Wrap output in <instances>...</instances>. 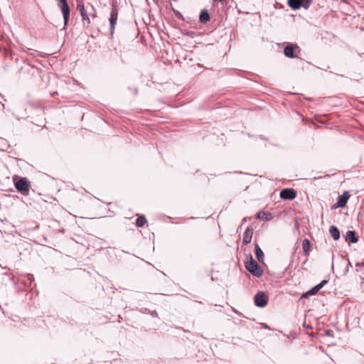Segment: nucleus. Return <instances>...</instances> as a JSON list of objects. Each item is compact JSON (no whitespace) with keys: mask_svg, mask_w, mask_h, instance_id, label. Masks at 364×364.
Instances as JSON below:
<instances>
[{"mask_svg":"<svg viewBox=\"0 0 364 364\" xmlns=\"http://www.w3.org/2000/svg\"><path fill=\"white\" fill-rule=\"evenodd\" d=\"M13 181L18 193L23 196L29 195L31 183L27 178L15 175L13 177Z\"/></svg>","mask_w":364,"mask_h":364,"instance_id":"obj_1","label":"nucleus"},{"mask_svg":"<svg viewBox=\"0 0 364 364\" xmlns=\"http://www.w3.org/2000/svg\"><path fill=\"white\" fill-rule=\"evenodd\" d=\"M245 264L246 269L254 277H260L263 274V269L250 254Z\"/></svg>","mask_w":364,"mask_h":364,"instance_id":"obj_2","label":"nucleus"},{"mask_svg":"<svg viewBox=\"0 0 364 364\" xmlns=\"http://www.w3.org/2000/svg\"><path fill=\"white\" fill-rule=\"evenodd\" d=\"M63 16V29H66L70 15V8L67 0H55Z\"/></svg>","mask_w":364,"mask_h":364,"instance_id":"obj_3","label":"nucleus"},{"mask_svg":"<svg viewBox=\"0 0 364 364\" xmlns=\"http://www.w3.org/2000/svg\"><path fill=\"white\" fill-rule=\"evenodd\" d=\"M299 46L293 43H286V46L284 48V54L289 58H296L298 54L300 53Z\"/></svg>","mask_w":364,"mask_h":364,"instance_id":"obj_4","label":"nucleus"},{"mask_svg":"<svg viewBox=\"0 0 364 364\" xmlns=\"http://www.w3.org/2000/svg\"><path fill=\"white\" fill-rule=\"evenodd\" d=\"M269 298L264 291H259L254 296L255 305L259 308L265 307L268 304Z\"/></svg>","mask_w":364,"mask_h":364,"instance_id":"obj_5","label":"nucleus"},{"mask_svg":"<svg viewBox=\"0 0 364 364\" xmlns=\"http://www.w3.org/2000/svg\"><path fill=\"white\" fill-rule=\"evenodd\" d=\"M279 196L283 200H294L296 197V191L294 188H285L280 191Z\"/></svg>","mask_w":364,"mask_h":364,"instance_id":"obj_6","label":"nucleus"},{"mask_svg":"<svg viewBox=\"0 0 364 364\" xmlns=\"http://www.w3.org/2000/svg\"><path fill=\"white\" fill-rule=\"evenodd\" d=\"M349 198V192L344 191L342 195L338 197L336 203L333 205V208H344L347 204Z\"/></svg>","mask_w":364,"mask_h":364,"instance_id":"obj_7","label":"nucleus"},{"mask_svg":"<svg viewBox=\"0 0 364 364\" xmlns=\"http://www.w3.org/2000/svg\"><path fill=\"white\" fill-rule=\"evenodd\" d=\"M117 16H118L117 9L116 6H113V7L112 8L111 12H110V16H109V25H110L109 31H110L111 35H112L114 33V26H115V25L117 23Z\"/></svg>","mask_w":364,"mask_h":364,"instance_id":"obj_8","label":"nucleus"},{"mask_svg":"<svg viewBox=\"0 0 364 364\" xmlns=\"http://www.w3.org/2000/svg\"><path fill=\"white\" fill-rule=\"evenodd\" d=\"M34 282V277L31 274H27L23 277H21L18 279V282L21 285L25 287L29 288L31 287L32 283Z\"/></svg>","mask_w":364,"mask_h":364,"instance_id":"obj_9","label":"nucleus"},{"mask_svg":"<svg viewBox=\"0 0 364 364\" xmlns=\"http://www.w3.org/2000/svg\"><path fill=\"white\" fill-rule=\"evenodd\" d=\"M77 9L79 11V12L82 16L83 23H86L87 25H89L90 23V18L88 17V15L85 11L84 4L82 2L79 3L77 4Z\"/></svg>","mask_w":364,"mask_h":364,"instance_id":"obj_10","label":"nucleus"},{"mask_svg":"<svg viewBox=\"0 0 364 364\" xmlns=\"http://www.w3.org/2000/svg\"><path fill=\"white\" fill-rule=\"evenodd\" d=\"M253 235V229L252 227H247L244 232L242 238V244L247 245L250 243Z\"/></svg>","mask_w":364,"mask_h":364,"instance_id":"obj_11","label":"nucleus"},{"mask_svg":"<svg viewBox=\"0 0 364 364\" xmlns=\"http://www.w3.org/2000/svg\"><path fill=\"white\" fill-rule=\"evenodd\" d=\"M345 240L350 243H356L358 242L359 237L355 230H348L345 236Z\"/></svg>","mask_w":364,"mask_h":364,"instance_id":"obj_12","label":"nucleus"},{"mask_svg":"<svg viewBox=\"0 0 364 364\" xmlns=\"http://www.w3.org/2000/svg\"><path fill=\"white\" fill-rule=\"evenodd\" d=\"M256 218L260 220L269 221L273 218V216L269 212L259 211L256 214Z\"/></svg>","mask_w":364,"mask_h":364,"instance_id":"obj_13","label":"nucleus"},{"mask_svg":"<svg viewBox=\"0 0 364 364\" xmlns=\"http://www.w3.org/2000/svg\"><path fill=\"white\" fill-rule=\"evenodd\" d=\"M255 253L257 260L260 262H263L264 257V252L257 243H255Z\"/></svg>","mask_w":364,"mask_h":364,"instance_id":"obj_14","label":"nucleus"},{"mask_svg":"<svg viewBox=\"0 0 364 364\" xmlns=\"http://www.w3.org/2000/svg\"><path fill=\"white\" fill-rule=\"evenodd\" d=\"M329 233L334 240H338L341 237V232L338 228L335 225H331L329 228Z\"/></svg>","mask_w":364,"mask_h":364,"instance_id":"obj_15","label":"nucleus"},{"mask_svg":"<svg viewBox=\"0 0 364 364\" xmlns=\"http://www.w3.org/2000/svg\"><path fill=\"white\" fill-rule=\"evenodd\" d=\"M199 21L202 23H205L210 21V15L207 9H202L199 14Z\"/></svg>","mask_w":364,"mask_h":364,"instance_id":"obj_16","label":"nucleus"},{"mask_svg":"<svg viewBox=\"0 0 364 364\" xmlns=\"http://www.w3.org/2000/svg\"><path fill=\"white\" fill-rule=\"evenodd\" d=\"M302 247L304 254L305 255V256L308 257L311 251V242L307 238H305L302 241Z\"/></svg>","mask_w":364,"mask_h":364,"instance_id":"obj_17","label":"nucleus"},{"mask_svg":"<svg viewBox=\"0 0 364 364\" xmlns=\"http://www.w3.org/2000/svg\"><path fill=\"white\" fill-rule=\"evenodd\" d=\"M287 5L293 10H298L301 8V0H288Z\"/></svg>","mask_w":364,"mask_h":364,"instance_id":"obj_18","label":"nucleus"},{"mask_svg":"<svg viewBox=\"0 0 364 364\" xmlns=\"http://www.w3.org/2000/svg\"><path fill=\"white\" fill-rule=\"evenodd\" d=\"M146 222L147 220L146 217L144 215H140L136 218V226L138 228H142Z\"/></svg>","mask_w":364,"mask_h":364,"instance_id":"obj_19","label":"nucleus"},{"mask_svg":"<svg viewBox=\"0 0 364 364\" xmlns=\"http://www.w3.org/2000/svg\"><path fill=\"white\" fill-rule=\"evenodd\" d=\"M318 290L316 289V287L314 286L311 289L308 290L307 291L301 294V298H308L309 296L315 295L318 293Z\"/></svg>","mask_w":364,"mask_h":364,"instance_id":"obj_20","label":"nucleus"},{"mask_svg":"<svg viewBox=\"0 0 364 364\" xmlns=\"http://www.w3.org/2000/svg\"><path fill=\"white\" fill-rule=\"evenodd\" d=\"M171 6V4H170ZM171 10L173 12L174 15L178 18H179L180 20H182V21H184V17L181 14V12H179L178 10L175 9L173 6H171Z\"/></svg>","mask_w":364,"mask_h":364,"instance_id":"obj_21","label":"nucleus"},{"mask_svg":"<svg viewBox=\"0 0 364 364\" xmlns=\"http://www.w3.org/2000/svg\"><path fill=\"white\" fill-rule=\"evenodd\" d=\"M301 7L307 9L309 8L312 3V0H301Z\"/></svg>","mask_w":364,"mask_h":364,"instance_id":"obj_22","label":"nucleus"},{"mask_svg":"<svg viewBox=\"0 0 364 364\" xmlns=\"http://www.w3.org/2000/svg\"><path fill=\"white\" fill-rule=\"evenodd\" d=\"M328 282V280L323 279L319 284H316L315 287L319 291L322 287H324Z\"/></svg>","mask_w":364,"mask_h":364,"instance_id":"obj_23","label":"nucleus"},{"mask_svg":"<svg viewBox=\"0 0 364 364\" xmlns=\"http://www.w3.org/2000/svg\"><path fill=\"white\" fill-rule=\"evenodd\" d=\"M25 52H27L28 54L31 55H35L38 51L37 50H32L31 48H26V50H24Z\"/></svg>","mask_w":364,"mask_h":364,"instance_id":"obj_24","label":"nucleus"},{"mask_svg":"<svg viewBox=\"0 0 364 364\" xmlns=\"http://www.w3.org/2000/svg\"><path fill=\"white\" fill-rule=\"evenodd\" d=\"M325 335L329 337H333V332L331 329H326L324 332Z\"/></svg>","mask_w":364,"mask_h":364,"instance_id":"obj_25","label":"nucleus"},{"mask_svg":"<svg viewBox=\"0 0 364 364\" xmlns=\"http://www.w3.org/2000/svg\"><path fill=\"white\" fill-rule=\"evenodd\" d=\"M129 89L131 90L133 92V94L134 95H137V94H138V89H137V87H133L132 89L129 87Z\"/></svg>","mask_w":364,"mask_h":364,"instance_id":"obj_26","label":"nucleus"},{"mask_svg":"<svg viewBox=\"0 0 364 364\" xmlns=\"http://www.w3.org/2000/svg\"><path fill=\"white\" fill-rule=\"evenodd\" d=\"M188 36L193 38L194 36V32L193 31H188L187 33H186Z\"/></svg>","mask_w":364,"mask_h":364,"instance_id":"obj_27","label":"nucleus"},{"mask_svg":"<svg viewBox=\"0 0 364 364\" xmlns=\"http://www.w3.org/2000/svg\"><path fill=\"white\" fill-rule=\"evenodd\" d=\"M331 259H332L331 269H333V259H334V254L333 253H332Z\"/></svg>","mask_w":364,"mask_h":364,"instance_id":"obj_28","label":"nucleus"},{"mask_svg":"<svg viewBox=\"0 0 364 364\" xmlns=\"http://www.w3.org/2000/svg\"><path fill=\"white\" fill-rule=\"evenodd\" d=\"M151 316H154H154H157V315H158V314H157V312H156V311H153L151 312Z\"/></svg>","mask_w":364,"mask_h":364,"instance_id":"obj_29","label":"nucleus"},{"mask_svg":"<svg viewBox=\"0 0 364 364\" xmlns=\"http://www.w3.org/2000/svg\"><path fill=\"white\" fill-rule=\"evenodd\" d=\"M262 326H263V327H264V328L269 329V326H268L267 324H266V323H263V324H262Z\"/></svg>","mask_w":364,"mask_h":364,"instance_id":"obj_30","label":"nucleus"},{"mask_svg":"<svg viewBox=\"0 0 364 364\" xmlns=\"http://www.w3.org/2000/svg\"><path fill=\"white\" fill-rule=\"evenodd\" d=\"M233 311L237 314V315L240 316L242 314L240 313L238 311H237L236 309H233Z\"/></svg>","mask_w":364,"mask_h":364,"instance_id":"obj_31","label":"nucleus"},{"mask_svg":"<svg viewBox=\"0 0 364 364\" xmlns=\"http://www.w3.org/2000/svg\"><path fill=\"white\" fill-rule=\"evenodd\" d=\"M58 94V92H53L50 93L52 97H54L55 95H56Z\"/></svg>","mask_w":364,"mask_h":364,"instance_id":"obj_32","label":"nucleus"},{"mask_svg":"<svg viewBox=\"0 0 364 364\" xmlns=\"http://www.w3.org/2000/svg\"><path fill=\"white\" fill-rule=\"evenodd\" d=\"M304 327H305V328H312V327H311V326H309V325H306V326L305 325V326H304Z\"/></svg>","mask_w":364,"mask_h":364,"instance_id":"obj_33","label":"nucleus"},{"mask_svg":"<svg viewBox=\"0 0 364 364\" xmlns=\"http://www.w3.org/2000/svg\"><path fill=\"white\" fill-rule=\"evenodd\" d=\"M246 220H247V218H243V220H242V223H245L246 222Z\"/></svg>","mask_w":364,"mask_h":364,"instance_id":"obj_34","label":"nucleus"},{"mask_svg":"<svg viewBox=\"0 0 364 364\" xmlns=\"http://www.w3.org/2000/svg\"><path fill=\"white\" fill-rule=\"evenodd\" d=\"M350 266H351V264H350V261H348V267H350Z\"/></svg>","mask_w":364,"mask_h":364,"instance_id":"obj_35","label":"nucleus"},{"mask_svg":"<svg viewBox=\"0 0 364 364\" xmlns=\"http://www.w3.org/2000/svg\"><path fill=\"white\" fill-rule=\"evenodd\" d=\"M260 138L262 139H265V138L263 136H260Z\"/></svg>","mask_w":364,"mask_h":364,"instance_id":"obj_36","label":"nucleus"},{"mask_svg":"<svg viewBox=\"0 0 364 364\" xmlns=\"http://www.w3.org/2000/svg\"><path fill=\"white\" fill-rule=\"evenodd\" d=\"M154 1L156 4H157L158 0H154Z\"/></svg>","mask_w":364,"mask_h":364,"instance_id":"obj_37","label":"nucleus"},{"mask_svg":"<svg viewBox=\"0 0 364 364\" xmlns=\"http://www.w3.org/2000/svg\"><path fill=\"white\" fill-rule=\"evenodd\" d=\"M343 2H347V0H341Z\"/></svg>","mask_w":364,"mask_h":364,"instance_id":"obj_38","label":"nucleus"}]
</instances>
